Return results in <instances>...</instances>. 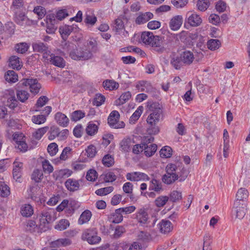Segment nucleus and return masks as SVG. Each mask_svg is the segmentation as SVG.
I'll return each mask as SVG.
<instances>
[{"label": "nucleus", "mask_w": 250, "mask_h": 250, "mask_svg": "<svg viewBox=\"0 0 250 250\" xmlns=\"http://www.w3.org/2000/svg\"><path fill=\"white\" fill-rule=\"evenodd\" d=\"M148 189L149 190L160 192L163 190L162 183L156 179L153 178L149 182Z\"/></svg>", "instance_id": "aec40b11"}, {"label": "nucleus", "mask_w": 250, "mask_h": 250, "mask_svg": "<svg viewBox=\"0 0 250 250\" xmlns=\"http://www.w3.org/2000/svg\"><path fill=\"white\" fill-rule=\"evenodd\" d=\"M153 17L152 13L150 12H146L140 14L136 19V23L140 24L146 23Z\"/></svg>", "instance_id": "5701e85b"}, {"label": "nucleus", "mask_w": 250, "mask_h": 250, "mask_svg": "<svg viewBox=\"0 0 250 250\" xmlns=\"http://www.w3.org/2000/svg\"><path fill=\"white\" fill-rule=\"evenodd\" d=\"M158 225L160 231L164 234L169 233L173 229L172 223L168 220H162Z\"/></svg>", "instance_id": "2eb2a0df"}, {"label": "nucleus", "mask_w": 250, "mask_h": 250, "mask_svg": "<svg viewBox=\"0 0 250 250\" xmlns=\"http://www.w3.org/2000/svg\"><path fill=\"white\" fill-rule=\"evenodd\" d=\"M15 26L12 22H7L4 27V31L11 36L15 33Z\"/></svg>", "instance_id": "c03bdc74"}, {"label": "nucleus", "mask_w": 250, "mask_h": 250, "mask_svg": "<svg viewBox=\"0 0 250 250\" xmlns=\"http://www.w3.org/2000/svg\"><path fill=\"white\" fill-rule=\"evenodd\" d=\"M33 207L29 204H24L21 208V215L24 217H30L33 214Z\"/></svg>", "instance_id": "bb28decb"}, {"label": "nucleus", "mask_w": 250, "mask_h": 250, "mask_svg": "<svg viewBox=\"0 0 250 250\" xmlns=\"http://www.w3.org/2000/svg\"><path fill=\"white\" fill-rule=\"evenodd\" d=\"M15 21L21 26H25L28 24L29 20L24 14L20 13L16 15Z\"/></svg>", "instance_id": "4be33fe9"}, {"label": "nucleus", "mask_w": 250, "mask_h": 250, "mask_svg": "<svg viewBox=\"0 0 250 250\" xmlns=\"http://www.w3.org/2000/svg\"><path fill=\"white\" fill-rule=\"evenodd\" d=\"M82 239L90 245L97 244L101 241V238L98 235V231L95 228L85 230L82 233Z\"/></svg>", "instance_id": "20e7f679"}, {"label": "nucleus", "mask_w": 250, "mask_h": 250, "mask_svg": "<svg viewBox=\"0 0 250 250\" xmlns=\"http://www.w3.org/2000/svg\"><path fill=\"white\" fill-rule=\"evenodd\" d=\"M209 4L210 3L208 0H198L196 6L199 10L205 11L208 8Z\"/></svg>", "instance_id": "79ce46f5"}, {"label": "nucleus", "mask_w": 250, "mask_h": 250, "mask_svg": "<svg viewBox=\"0 0 250 250\" xmlns=\"http://www.w3.org/2000/svg\"><path fill=\"white\" fill-rule=\"evenodd\" d=\"M141 40L145 44L151 45L153 50L159 54L166 51V48L163 46V38L159 36H154L152 32H143Z\"/></svg>", "instance_id": "f257e3e1"}, {"label": "nucleus", "mask_w": 250, "mask_h": 250, "mask_svg": "<svg viewBox=\"0 0 250 250\" xmlns=\"http://www.w3.org/2000/svg\"><path fill=\"white\" fill-rule=\"evenodd\" d=\"M169 197L167 196H160L155 200V205L156 207L160 208L164 207L168 201Z\"/></svg>", "instance_id": "a19ab883"}, {"label": "nucleus", "mask_w": 250, "mask_h": 250, "mask_svg": "<svg viewBox=\"0 0 250 250\" xmlns=\"http://www.w3.org/2000/svg\"><path fill=\"white\" fill-rule=\"evenodd\" d=\"M103 85L105 89L112 90L119 87V83L113 80H106L103 83Z\"/></svg>", "instance_id": "c756f323"}, {"label": "nucleus", "mask_w": 250, "mask_h": 250, "mask_svg": "<svg viewBox=\"0 0 250 250\" xmlns=\"http://www.w3.org/2000/svg\"><path fill=\"white\" fill-rule=\"evenodd\" d=\"M131 95L129 91L122 94L120 98L116 101L117 105H122L126 103L131 98Z\"/></svg>", "instance_id": "4c0bfd02"}, {"label": "nucleus", "mask_w": 250, "mask_h": 250, "mask_svg": "<svg viewBox=\"0 0 250 250\" xmlns=\"http://www.w3.org/2000/svg\"><path fill=\"white\" fill-rule=\"evenodd\" d=\"M32 47L34 51L42 53L46 51L48 47L44 43L39 42L33 43Z\"/></svg>", "instance_id": "2f4dec72"}, {"label": "nucleus", "mask_w": 250, "mask_h": 250, "mask_svg": "<svg viewBox=\"0 0 250 250\" xmlns=\"http://www.w3.org/2000/svg\"><path fill=\"white\" fill-rule=\"evenodd\" d=\"M49 62L51 64L61 68H63L65 65L64 59L60 56H56L55 54L52 56V58H50Z\"/></svg>", "instance_id": "6ab92c4d"}, {"label": "nucleus", "mask_w": 250, "mask_h": 250, "mask_svg": "<svg viewBox=\"0 0 250 250\" xmlns=\"http://www.w3.org/2000/svg\"><path fill=\"white\" fill-rule=\"evenodd\" d=\"M123 219V216L119 208L116 209L114 212L111 213L108 216L109 221L116 224L121 222Z\"/></svg>", "instance_id": "f3484780"}, {"label": "nucleus", "mask_w": 250, "mask_h": 250, "mask_svg": "<svg viewBox=\"0 0 250 250\" xmlns=\"http://www.w3.org/2000/svg\"><path fill=\"white\" fill-rule=\"evenodd\" d=\"M120 147L121 151L127 152L131 149V141L130 139H123L120 143Z\"/></svg>", "instance_id": "e433bc0d"}, {"label": "nucleus", "mask_w": 250, "mask_h": 250, "mask_svg": "<svg viewBox=\"0 0 250 250\" xmlns=\"http://www.w3.org/2000/svg\"><path fill=\"white\" fill-rule=\"evenodd\" d=\"M113 187H107L97 189L95 193L97 195L100 196L106 195L111 193L113 190Z\"/></svg>", "instance_id": "5fc2aeb1"}, {"label": "nucleus", "mask_w": 250, "mask_h": 250, "mask_svg": "<svg viewBox=\"0 0 250 250\" xmlns=\"http://www.w3.org/2000/svg\"><path fill=\"white\" fill-rule=\"evenodd\" d=\"M208 47L211 50H215L218 49L221 45V42L217 39L209 40L207 42Z\"/></svg>", "instance_id": "58836bf2"}, {"label": "nucleus", "mask_w": 250, "mask_h": 250, "mask_svg": "<svg viewBox=\"0 0 250 250\" xmlns=\"http://www.w3.org/2000/svg\"><path fill=\"white\" fill-rule=\"evenodd\" d=\"M147 107L150 114L147 117V123L152 126L158 122L162 114V110L160 104L157 102L148 104Z\"/></svg>", "instance_id": "f03ea898"}, {"label": "nucleus", "mask_w": 250, "mask_h": 250, "mask_svg": "<svg viewBox=\"0 0 250 250\" xmlns=\"http://www.w3.org/2000/svg\"><path fill=\"white\" fill-rule=\"evenodd\" d=\"M26 229L27 231H29L31 232H37L39 233L43 231H41L40 225L38 226L36 224L35 221L32 220H29L27 222Z\"/></svg>", "instance_id": "b1692460"}, {"label": "nucleus", "mask_w": 250, "mask_h": 250, "mask_svg": "<svg viewBox=\"0 0 250 250\" xmlns=\"http://www.w3.org/2000/svg\"><path fill=\"white\" fill-rule=\"evenodd\" d=\"M92 216L90 211L89 210H85L80 215L78 220V223L80 225H83L84 223L88 222Z\"/></svg>", "instance_id": "cd10ccee"}, {"label": "nucleus", "mask_w": 250, "mask_h": 250, "mask_svg": "<svg viewBox=\"0 0 250 250\" xmlns=\"http://www.w3.org/2000/svg\"><path fill=\"white\" fill-rule=\"evenodd\" d=\"M49 101V99L45 96L40 97L37 100L34 107L36 111H40L39 108L45 105Z\"/></svg>", "instance_id": "c9c22d12"}, {"label": "nucleus", "mask_w": 250, "mask_h": 250, "mask_svg": "<svg viewBox=\"0 0 250 250\" xmlns=\"http://www.w3.org/2000/svg\"><path fill=\"white\" fill-rule=\"evenodd\" d=\"M48 129V127L47 126L39 128L33 134V135L36 139L39 140L47 132Z\"/></svg>", "instance_id": "4d7b16f0"}, {"label": "nucleus", "mask_w": 250, "mask_h": 250, "mask_svg": "<svg viewBox=\"0 0 250 250\" xmlns=\"http://www.w3.org/2000/svg\"><path fill=\"white\" fill-rule=\"evenodd\" d=\"M55 119L58 124L62 127L66 126L69 123V119L67 116L65 114L60 112H57L55 114Z\"/></svg>", "instance_id": "dca6fc26"}, {"label": "nucleus", "mask_w": 250, "mask_h": 250, "mask_svg": "<svg viewBox=\"0 0 250 250\" xmlns=\"http://www.w3.org/2000/svg\"><path fill=\"white\" fill-rule=\"evenodd\" d=\"M33 12L38 16V19H42L46 14L45 9L41 6H37L35 7Z\"/></svg>", "instance_id": "37998d69"}, {"label": "nucleus", "mask_w": 250, "mask_h": 250, "mask_svg": "<svg viewBox=\"0 0 250 250\" xmlns=\"http://www.w3.org/2000/svg\"><path fill=\"white\" fill-rule=\"evenodd\" d=\"M157 148V146L156 144H151L150 146H148L145 144V147H144V153L145 155L147 157H150L152 156L156 152Z\"/></svg>", "instance_id": "f704fd0d"}, {"label": "nucleus", "mask_w": 250, "mask_h": 250, "mask_svg": "<svg viewBox=\"0 0 250 250\" xmlns=\"http://www.w3.org/2000/svg\"><path fill=\"white\" fill-rule=\"evenodd\" d=\"M23 163L17 161L13 163V176L16 181H20L21 176Z\"/></svg>", "instance_id": "9d476101"}, {"label": "nucleus", "mask_w": 250, "mask_h": 250, "mask_svg": "<svg viewBox=\"0 0 250 250\" xmlns=\"http://www.w3.org/2000/svg\"><path fill=\"white\" fill-rule=\"evenodd\" d=\"M246 206L244 204L234 201L233 209L236 213V217L239 219L243 218L246 214Z\"/></svg>", "instance_id": "1a4fd4ad"}, {"label": "nucleus", "mask_w": 250, "mask_h": 250, "mask_svg": "<svg viewBox=\"0 0 250 250\" xmlns=\"http://www.w3.org/2000/svg\"><path fill=\"white\" fill-rule=\"evenodd\" d=\"M211 236L209 234H206L204 237L203 250H211Z\"/></svg>", "instance_id": "052dcab7"}, {"label": "nucleus", "mask_w": 250, "mask_h": 250, "mask_svg": "<svg viewBox=\"0 0 250 250\" xmlns=\"http://www.w3.org/2000/svg\"><path fill=\"white\" fill-rule=\"evenodd\" d=\"M183 23V17L181 15L173 17L169 23V27L172 30H178Z\"/></svg>", "instance_id": "9b49d317"}, {"label": "nucleus", "mask_w": 250, "mask_h": 250, "mask_svg": "<svg viewBox=\"0 0 250 250\" xmlns=\"http://www.w3.org/2000/svg\"><path fill=\"white\" fill-rule=\"evenodd\" d=\"M105 97L101 94H96L94 99L93 104L94 105L99 106L105 101Z\"/></svg>", "instance_id": "864d4df0"}, {"label": "nucleus", "mask_w": 250, "mask_h": 250, "mask_svg": "<svg viewBox=\"0 0 250 250\" xmlns=\"http://www.w3.org/2000/svg\"><path fill=\"white\" fill-rule=\"evenodd\" d=\"M59 128L57 126H52L49 132V135L48 136V139L50 140H54L56 137H58L59 134Z\"/></svg>", "instance_id": "bf43d9fd"}, {"label": "nucleus", "mask_w": 250, "mask_h": 250, "mask_svg": "<svg viewBox=\"0 0 250 250\" xmlns=\"http://www.w3.org/2000/svg\"><path fill=\"white\" fill-rule=\"evenodd\" d=\"M46 120V118L44 115H34L32 118V122L38 125H41L44 123Z\"/></svg>", "instance_id": "6e6d98bb"}, {"label": "nucleus", "mask_w": 250, "mask_h": 250, "mask_svg": "<svg viewBox=\"0 0 250 250\" xmlns=\"http://www.w3.org/2000/svg\"><path fill=\"white\" fill-rule=\"evenodd\" d=\"M28 48L29 46L28 44L25 42L17 43L15 46V49L16 51L18 53L21 54H23L25 53L27 51Z\"/></svg>", "instance_id": "8fccbe9b"}, {"label": "nucleus", "mask_w": 250, "mask_h": 250, "mask_svg": "<svg viewBox=\"0 0 250 250\" xmlns=\"http://www.w3.org/2000/svg\"><path fill=\"white\" fill-rule=\"evenodd\" d=\"M72 174V171L67 169H61L56 172V174H57V178H67L70 176Z\"/></svg>", "instance_id": "e2e57ef3"}, {"label": "nucleus", "mask_w": 250, "mask_h": 250, "mask_svg": "<svg viewBox=\"0 0 250 250\" xmlns=\"http://www.w3.org/2000/svg\"><path fill=\"white\" fill-rule=\"evenodd\" d=\"M74 27L72 26L64 25L59 28V32L64 40H66L68 36L71 34Z\"/></svg>", "instance_id": "412c9836"}, {"label": "nucleus", "mask_w": 250, "mask_h": 250, "mask_svg": "<svg viewBox=\"0 0 250 250\" xmlns=\"http://www.w3.org/2000/svg\"><path fill=\"white\" fill-rule=\"evenodd\" d=\"M29 86L30 92L34 94L39 93L41 85L36 79H23L18 84V87Z\"/></svg>", "instance_id": "39448f33"}, {"label": "nucleus", "mask_w": 250, "mask_h": 250, "mask_svg": "<svg viewBox=\"0 0 250 250\" xmlns=\"http://www.w3.org/2000/svg\"><path fill=\"white\" fill-rule=\"evenodd\" d=\"M177 166L172 164H168L166 168V173L162 177L163 182L167 185L171 184L178 179V175L176 174Z\"/></svg>", "instance_id": "7ed1b4c3"}, {"label": "nucleus", "mask_w": 250, "mask_h": 250, "mask_svg": "<svg viewBox=\"0 0 250 250\" xmlns=\"http://www.w3.org/2000/svg\"><path fill=\"white\" fill-rule=\"evenodd\" d=\"M4 78L5 80L9 83H14L18 80V75L13 70L7 71L5 74Z\"/></svg>", "instance_id": "c85d7f7f"}, {"label": "nucleus", "mask_w": 250, "mask_h": 250, "mask_svg": "<svg viewBox=\"0 0 250 250\" xmlns=\"http://www.w3.org/2000/svg\"><path fill=\"white\" fill-rule=\"evenodd\" d=\"M97 21V17L91 12H87L85 15L84 22L86 25L93 26Z\"/></svg>", "instance_id": "a878e982"}, {"label": "nucleus", "mask_w": 250, "mask_h": 250, "mask_svg": "<svg viewBox=\"0 0 250 250\" xmlns=\"http://www.w3.org/2000/svg\"><path fill=\"white\" fill-rule=\"evenodd\" d=\"M98 131V126L95 124L89 123L86 128L87 134L90 136L94 135Z\"/></svg>", "instance_id": "13d9d810"}, {"label": "nucleus", "mask_w": 250, "mask_h": 250, "mask_svg": "<svg viewBox=\"0 0 250 250\" xmlns=\"http://www.w3.org/2000/svg\"><path fill=\"white\" fill-rule=\"evenodd\" d=\"M120 114L116 110L112 111L108 118V124L109 126L114 128H122L125 126L124 122H119Z\"/></svg>", "instance_id": "0eeeda50"}, {"label": "nucleus", "mask_w": 250, "mask_h": 250, "mask_svg": "<svg viewBox=\"0 0 250 250\" xmlns=\"http://www.w3.org/2000/svg\"><path fill=\"white\" fill-rule=\"evenodd\" d=\"M85 116V113L82 110H76L71 114V119L73 121H78Z\"/></svg>", "instance_id": "09e8293b"}, {"label": "nucleus", "mask_w": 250, "mask_h": 250, "mask_svg": "<svg viewBox=\"0 0 250 250\" xmlns=\"http://www.w3.org/2000/svg\"><path fill=\"white\" fill-rule=\"evenodd\" d=\"M55 20L47 19L46 21V32L48 34H53L56 31L57 27L55 25Z\"/></svg>", "instance_id": "7c9ffc66"}, {"label": "nucleus", "mask_w": 250, "mask_h": 250, "mask_svg": "<svg viewBox=\"0 0 250 250\" xmlns=\"http://www.w3.org/2000/svg\"><path fill=\"white\" fill-rule=\"evenodd\" d=\"M202 20L199 15L193 12H188L186 14V22L190 26L195 27L201 24Z\"/></svg>", "instance_id": "6e6552de"}, {"label": "nucleus", "mask_w": 250, "mask_h": 250, "mask_svg": "<svg viewBox=\"0 0 250 250\" xmlns=\"http://www.w3.org/2000/svg\"><path fill=\"white\" fill-rule=\"evenodd\" d=\"M113 28L116 32H119L124 29V24L121 19L118 18L115 21Z\"/></svg>", "instance_id": "69168bd1"}, {"label": "nucleus", "mask_w": 250, "mask_h": 250, "mask_svg": "<svg viewBox=\"0 0 250 250\" xmlns=\"http://www.w3.org/2000/svg\"><path fill=\"white\" fill-rule=\"evenodd\" d=\"M42 166L43 171L45 173L49 174L53 172V167L48 160H45L43 161L42 163Z\"/></svg>", "instance_id": "680f3d73"}, {"label": "nucleus", "mask_w": 250, "mask_h": 250, "mask_svg": "<svg viewBox=\"0 0 250 250\" xmlns=\"http://www.w3.org/2000/svg\"><path fill=\"white\" fill-rule=\"evenodd\" d=\"M182 199V193L181 192L174 190L170 195V200L173 202H175Z\"/></svg>", "instance_id": "774afa93"}, {"label": "nucleus", "mask_w": 250, "mask_h": 250, "mask_svg": "<svg viewBox=\"0 0 250 250\" xmlns=\"http://www.w3.org/2000/svg\"><path fill=\"white\" fill-rule=\"evenodd\" d=\"M102 162L104 166L110 167L114 164V159L112 156L107 154L103 157Z\"/></svg>", "instance_id": "3c124183"}, {"label": "nucleus", "mask_w": 250, "mask_h": 250, "mask_svg": "<svg viewBox=\"0 0 250 250\" xmlns=\"http://www.w3.org/2000/svg\"><path fill=\"white\" fill-rule=\"evenodd\" d=\"M53 213L54 211L51 209L43 210L42 211L40 219L41 231H45L48 229V224L54 220L52 218Z\"/></svg>", "instance_id": "423d86ee"}, {"label": "nucleus", "mask_w": 250, "mask_h": 250, "mask_svg": "<svg viewBox=\"0 0 250 250\" xmlns=\"http://www.w3.org/2000/svg\"><path fill=\"white\" fill-rule=\"evenodd\" d=\"M79 180L69 178L65 182L64 185L68 190L74 192L79 189Z\"/></svg>", "instance_id": "4468645a"}, {"label": "nucleus", "mask_w": 250, "mask_h": 250, "mask_svg": "<svg viewBox=\"0 0 250 250\" xmlns=\"http://www.w3.org/2000/svg\"><path fill=\"white\" fill-rule=\"evenodd\" d=\"M182 62L186 65L191 64L194 60V55L192 52L189 50H185L180 55Z\"/></svg>", "instance_id": "f8f14e48"}, {"label": "nucleus", "mask_w": 250, "mask_h": 250, "mask_svg": "<svg viewBox=\"0 0 250 250\" xmlns=\"http://www.w3.org/2000/svg\"><path fill=\"white\" fill-rule=\"evenodd\" d=\"M43 177V173L41 170L38 169H35L31 175V179L34 180L36 183L40 182Z\"/></svg>", "instance_id": "603ef678"}, {"label": "nucleus", "mask_w": 250, "mask_h": 250, "mask_svg": "<svg viewBox=\"0 0 250 250\" xmlns=\"http://www.w3.org/2000/svg\"><path fill=\"white\" fill-rule=\"evenodd\" d=\"M70 225V223L68 220L66 219L61 220L58 224L55 226V229L59 230H63L66 229Z\"/></svg>", "instance_id": "49530a36"}, {"label": "nucleus", "mask_w": 250, "mask_h": 250, "mask_svg": "<svg viewBox=\"0 0 250 250\" xmlns=\"http://www.w3.org/2000/svg\"><path fill=\"white\" fill-rule=\"evenodd\" d=\"M9 65L13 69L20 70L22 66V62L20 58L16 56H12L9 59Z\"/></svg>", "instance_id": "a211bd4d"}, {"label": "nucleus", "mask_w": 250, "mask_h": 250, "mask_svg": "<svg viewBox=\"0 0 250 250\" xmlns=\"http://www.w3.org/2000/svg\"><path fill=\"white\" fill-rule=\"evenodd\" d=\"M93 55L90 50L87 49L81 48L80 58L76 57V59H81V60H87L92 58Z\"/></svg>", "instance_id": "de8ad7c7"}, {"label": "nucleus", "mask_w": 250, "mask_h": 250, "mask_svg": "<svg viewBox=\"0 0 250 250\" xmlns=\"http://www.w3.org/2000/svg\"><path fill=\"white\" fill-rule=\"evenodd\" d=\"M47 151L51 156L55 155L58 151L57 144L52 143L49 144L47 147Z\"/></svg>", "instance_id": "338daca9"}, {"label": "nucleus", "mask_w": 250, "mask_h": 250, "mask_svg": "<svg viewBox=\"0 0 250 250\" xmlns=\"http://www.w3.org/2000/svg\"><path fill=\"white\" fill-rule=\"evenodd\" d=\"M17 99L22 103H24L29 98V93L23 89H18L16 91Z\"/></svg>", "instance_id": "72a5a7b5"}, {"label": "nucleus", "mask_w": 250, "mask_h": 250, "mask_svg": "<svg viewBox=\"0 0 250 250\" xmlns=\"http://www.w3.org/2000/svg\"><path fill=\"white\" fill-rule=\"evenodd\" d=\"M97 172L94 169L89 170L86 174V178L89 181H94L97 178Z\"/></svg>", "instance_id": "0e129e2a"}, {"label": "nucleus", "mask_w": 250, "mask_h": 250, "mask_svg": "<svg viewBox=\"0 0 250 250\" xmlns=\"http://www.w3.org/2000/svg\"><path fill=\"white\" fill-rule=\"evenodd\" d=\"M160 155L162 158H169L172 155V149L168 146L163 147L160 151Z\"/></svg>", "instance_id": "a18cd8bd"}, {"label": "nucleus", "mask_w": 250, "mask_h": 250, "mask_svg": "<svg viewBox=\"0 0 250 250\" xmlns=\"http://www.w3.org/2000/svg\"><path fill=\"white\" fill-rule=\"evenodd\" d=\"M249 196V192L245 188H240L238 189L236 194V199L235 201H238L239 203L244 202Z\"/></svg>", "instance_id": "393cba45"}, {"label": "nucleus", "mask_w": 250, "mask_h": 250, "mask_svg": "<svg viewBox=\"0 0 250 250\" xmlns=\"http://www.w3.org/2000/svg\"><path fill=\"white\" fill-rule=\"evenodd\" d=\"M144 108L142 106H139L129 119V123L134 124L139 119L141 115Z\"/></svg>", "instance_id": "473e14b6"}, {"label": "nucleus", "mask_w": 250, "mask_h": 250, "mask_svg": "<svg viewBox=\"0 0 250 250\" xmlns=\"http://www.w3.org/2000/svg\"><path fill=\"white\" fill-rule=\"evenodd\" d=\"M10 193L9 187L3 182H0V196L7 197Z\"/></svg>", "instance_id": "ea45409f"}, {"label": "nucleus", "mask_w": 250, "mask_h": 250, "mask_svg": "<svg viewBox=\"0 0 250 250\" xmlns=\"http://www.w3.org/2000/svg\"><path fill=\"white\" fill-rule=\"evenodd\" d=\"M135 218L140 224L142 225L147 224L148 217L146 209L144 208L139 209L136 213Z\"/></svg>", "instance_id": "ddd939ff"}]
</instances>
